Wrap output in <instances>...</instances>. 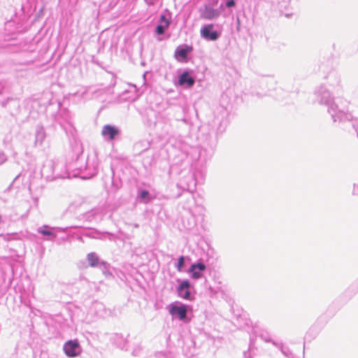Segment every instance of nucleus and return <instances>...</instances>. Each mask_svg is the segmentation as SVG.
<instances>
[{
  "mask_svg": "<svg viewBox=\"0 0 358 358\" xmlns=\"http://www.w3.org/2000/svg\"><path fill=\"white\" fill-rule=\"evenodd\" d=\"M200 34L206 41H215L221 36L222 32L215 30L213 24H206L201 27Z\"/></svg>",
  "mask_w": 358,
  "mask_h": 358,
  "instance_id": "nucleus-4",
  "label": "nucleus"
},
{
  "mask_svg": "<svg viewBox=\"0 0 358 358\" xmlns=\"http://www.w3.org/2000/svg\"><path fill=\"white\" fill-rule=\"evenodd\" d=\"M55 120L61 126L63 125V122L70 123L71 116L69 110L66 108H59V111L55 115Z\"/></svg>",
  "mask_w": 358,
  "mask_h": 358,
  "instance_id": "nucleus-16",
  "label": "nucleus"
},
{
  "mask_svg": "<svg viewBox=\"0 0 358 358\" xmlns=\"http://www.w3.org/2000/svg\"><path fill=\"white\" fill-rule=\"evenodd\" d=\"M184 265H185V257L180 256L178 258V263L176 265V268L178 271H182V268L184 267Z\"/></svg>",
  "mask_w": 358,
  "mask_h": 358,
  "instance_id": "nucleus-22",
  "label": "nucleus"
},
{
  "mask_svg": "<svg viewBox=\"0 0 358 358\" xmlns=\"http://www.w3.org/2000/svg\"><path fill=\"white\" fill-rule=\"evenodd\" d=\"M2 222H3V219H2L1 215H0V224H1Z\"/></svg>",
  "mask_w": 358,
  "mask_h": 358,
  "instance_id": "nucleus-29",
  "label": "nucleus"
},
{
  "mask_svg": "<svg viewBox=\"0 0 358 358\" xmlns=\"http://www.w3.org/2000/svg\"><path fill=\"white\" fill-rule=\"evenodd\" d=\"M280 350L282 352V353L286 356L287 358H294V356L292 355V353L291 352V351L289 350V349L287 347H285L283 345H280Z\"/></svg>",
  "mask_w": 358,
  "mask_h": 358,
  "instance_id": "nucleus-21",
  "label": "nucleus"
},
{
  "mask_svg": "<svg viewBox=\"0 0 358 358\" xmlns=\"http://www.w3.org/2000/svg\"><path fill=\"white\" fill-rule=\"evenodd\" d=\"M69 171H78L83 174L82 178L89 179L96 175L98 172V161L95 157L85 158L83 155L77 157L73 164L67 165Z\"/></svg>",
  "mask_w": 358,
  "mask_h": 358,
  "instance_id": "nucleus-2",
  "label": "nucleus"
},
{
  "mask_svg": "<svg viewBox=\"0 0 358 358\" xmlns=\"http://www.w3.org/2000/svg\"><path fill=\"white\" fill-rule=\"evenodd\" d=\"M89 265L92 267H99L100 268H107L108 264L105 262H100L98 255L95 252H90L87 256Z\"/></svg>",
  "mask_w": 358,
  "mask_h": 358,
  "instance_id": "nucleus-15",
  "label": "nucleus"
},
{
  "mask_svg": "<svg viewBox=\"0 0 358 358\" xmlns=\"http://www.w3.org/2000/svg\"><path fill=\"white\" fill-rule=\"evenodd\" d=\"M331 91L337 94L343 92L341 77L334 72L329 76L327 85L317 87L314 95L318 104L326 106L327 112L334 123L350 121L352 118L348 110L350 101L341 95L334 96Z\"/></svg>",
  "mask_w": 358,
  "mask_h": 358,
  "instance_id": "nucleus-1",
  "label": "nucleus"
},
{
  "mask_svg": "<svg viewBox=\"0 0 358 358\" xmlns=\"http://www.w3.org/2000/svg\"><path fill=\"white\" fill-rule=\"evenodd\" d=\"M105 234L108 237L110 240H111L114 237V235L110 233H105Z\"/></svg>",
  "mask_w": 358,
  "mask_h": 358,
  "instance_id": "nucleus-26",
  "label": "nucleus"
},
{
  "mask_svg": "<svg viewBox=\"0 0 358 358\" xmlns=\"http://www.w3.org/2000/svg\"><path fill=\"white\" fill-rule=\"evenodd\" d=\"M160 356L162 357V358H168V355L164 354V353H160Z\"/></svg>",
  "mask_w": 358,
  "mask_h": 358,
  "instance_id": "nucleus-27",
  "label": "nucleus"
},
{
  "mask_svg": "<svg viewBox=\"0 0 358 358\" xmlns=\"http://www.w3.org/2000/svg\"><path fill=\"white\" fill-rule=\"evenodd\" d=\"M193 50L191 45H182L176 48L174 52L175 59L180 62H187L188 55Z\"/></svg>",
  "mask_w": 358,
  "mask_h": 358,
  "instance_id": "nucleus-10",
  "label": "nucleus"
},
{
  "mask_svg": "<svg viewBox=\"0 0 358 358\" xmlns=\"http://www.w3.org/2000/svg\"><path fill=\"white\" fill-rule=\"evenodd\" d=\"M357 137H358V131H357Z\"/></svg>",
  "mask_w": 358,
  "mask_h": 358,
  "instance_id": "nucleus-30",
  "label": "nucleus"
},
{
  "mask_svg": "<svg viewBox=\"0 0 358 358\" xmlns=\"http://www.w3.org/2000/svg\"><path fill=\"white\" fill-rule=\"evenodd\" d=\"M260 337L262 340H264L265 342L268 343L271 341V336L268 335L267 332H262L260 334Z\"/></svg>",
  "mask_w": 358,
  "mask_h": 358,
  "instance_id": "nucleus-23",
  "label": "nucleus"
},
{
  "mask_svg": "<svg viewBox=\"0 0 358 358\" xmlns=\"http://www.w3.org/2000/svg\"><path fill=\"white\" fill-rule=\"evenodd\" d=\"M120 134V130L115 126L106 124L103 127L101 135L108 141L113 140L117 135Z\"/></svg>",
  "mask_w": 358,
  "mask_h": 358,
  "instance_id": "nucleus-14",
  "label": "nucleus"
},
{
  "mask_svg": "<svg viewBox=\"0 0 358 358\" xmlns=\"http://www.w3.org/2000/svg\"><path fill=\"white\" fill-rule=\"evenodd\" d=\"M140 350H141L140 348H139L138 350H135L133 352V354H134V355H138V351H140Z\"/></svg>",
  "mask_w": 358,
  "mask_h": 358,
  "instance_id": "nucleus-28",
  "label": "nucleus"
},
{
  "mask_svg": "<svg viewBox=\"0 0 358 358\" xmlns=\"http://www.w3.org/2000/svg\"><path fill=\"white\" fill-rule=\"evenodd\" d=\"M38 233L41 234L44 236H47V241H54L57 236V232H64L65 229L59 227H50L48 225H43L37 229Z\"/></svg>",
  "mask_w": 358,
  "mask_h": 358,
  "instance_id": "nucleus-8",
  "label": "nucleus"
},
{
  "mask_svg": "<svg viewBox=\"0 0 358 358\" xmlns=\"http://www.w3.org/2000/svg\"><path fill=\"white\" fill-rule=\"evenodd\" d=\"M63 349L66 356L69 357H76L81 352L79 343L76 340H70L66 342L64 345Z\"/></svg>",
  "mask_w": 358,
  "mask_h": 358,
  "instance_id": "nucleus-9",
  "label": "nucleus"
},
{
  "mask_svg": "<svg viewBox=\"0 0 358 358\" xmlns=\"http://www.w3.org/2000/svg\"><path fill=\"white\" fill-rule=\"evenodd\" d=\"M200 17L206 20H213L218 18L221 15L219 9L214 8L210 4L206 3L199 8Z\"/></svg>",
  "mask_w": 358,
  "mask_h": 358,
  "instance_id": "nucleus-5",
  "label": "nucleus"
},
{
  "mask_svg": "<svg viewBox=\"0 0 358 358\" xmlns=\"http://www.w3.org/2000/svg\"><path fill=\"white\" fill-rule=\"evenodd\" d=\"M0 236L2 237L5 241L18 239V235L17 233L1 234Z\"/></svg>",
  "mask_w": 358,
  "mask_h": 358,
  "instance_id": "nucleus-20",
  "label": "nucleus"
},
{
  "mask_svg": "<svg viewBox=\"0 0 358 358\" xmlns=\"http://www.w3.org/2000/svg\"><path fill=\"white\" fill-rule=\"evenodd\" d=\"M139 198L144 203H148L150 201V193L148 190H141L139 193Z\"/></svg>",
  "mask_w": 358,
  "mask_h": 358,
  "instance_id": "nucleus-19",
  "label": "nucleus"
},
{
  "mask_svg": "<svg viewBox=\"0 0 358 358\" xmlns=\"http://www.w3.org/2000/svg\"><path fill=\"white\" fill-rule=\"evenodd\" d=\"M178 187L183 190L193 192L196 187V180L193 173L187 172L178 182Z\"/></svg>",
  "mask_w": 358,
  "mask_h": 358,
  "instance_id": "nucleus-6",
  "label": "nucleus"
},
{
  "mask_svg": "<svg viewBox=\"0 0 358 358\" xmlns=\"http://www.w3.org/2000/svg\"><path fill=\"white\" fill-rule=\"evenodd\" d=\"M225 6L227 8H232L236 6L235 0H227L225 2Z\"/></svg>",
  "mask_w": 358,
  "mask_h": 358,
  "instance_id": "nucleus-24",
  "label": "nucleus"
},
{
  "mask_svg": "<svg viewBox=\"0 0 358 358\" xmlns=\"http://www.w3.org/2000/svg\"><path fill=\"white\" fill-rule=\"evenodd\" d=\"M206 266L204 263L199 262L192 264L188 272L190 273L191 278L197 280L203 277V273L206 271Z\"/></svg>",
  "mask_w": 358,
  "mask_h": 358,
  "instance_id": "nucleus-12",
  "label": "nucleus"
},
{
  "mask_svg": "<svg viewBox=\"0 0 358 358\" xmlns=\"http://www.w3.org/2000/svg\"><path fill=\"white\" fill-rule=\"evenodd\" d=\"M46 137V133L42 125H37L35 132V145H41Z\"/></svg>",
  "mask_w": 358,
  "mask_h": 358,
  "instance_id": "nucleus-17",
  "label": "nucleus"
},
{
  "mask_svg": "<svg viewBox=\"0 0 358 358\" xmlns=\"http://www.w3.org/2000/svg\"><path fill=\"white\" fill-rule=\"evenodd\" d=\"M160 24H158L155 28V32L158 35H162L164 34L166 29L170 25V21L166 18L164 15H162L160 17Z\"/></svg>",
  "mask_w": 358,
  "mask_h": 358,
  "instance_id": "nucleus-18",
  "label": "nucleus"
},
{
  "mask_svg": "<svg viewBox=\"0 0 358 358\" xmlns=\"http://www.w3.org/2000/svg\"><path fill=\"white\" fill-rule=\"evenodd\" d=\"M169 311L173 317H178L181 321H185L187 318V307L185 304L171 303L169 306Z\"/></svg>",
  "mask_w": 358,
  "mask_h": 358,
  "instance_id": "nucleus-7",
  "label": "nucleus"
},
{
  "mask_svg": "<svg viewBox=\"0 0 358 358\" xmlns=\"http://www.w3.org/2000/svg\"><path fill=\"white\" fill-rule=\"evenodd\" d=\"M352 194L353 196L358 197V185L354 184Z\"/></svg>",
  "mask_w": 358,
  "mask_h": 358,
  "instance_id": "nucleus-25",
  "label": "nucleus"
},
{
  "mask_svg": "<svg viewBox=\"0 0 358 358\" xmlns=\"http://www.w3.org/2000/svg\"><path fill=\"white\" fill-rule=\"evenodd\" d=\"M177 281L180 282V284L177 287L178 295L184 299L191 300L192 296L189 291L190 283L189 280H180V279H178Z\"/></svg>",
  "mask_w": 358,
  "mask_h": 358,
  "instance_id": "nucleus-11",
  "label": "nucleus"
},
{
  "mask_svg": "<svg viewBox=\"0 0 358 358\" xmlns=\"http://www.w3.org/2000/svg\"><path fill=\"white\" fill-rule=\"evenodd\" d=\"M41 174L47 180L69 178L68 166L62 161L46 159L41 169Z\"/></svg>",
  "mask_w": 358,
  "mask_h": 358,
  "instance_id": "nucleus-3",
  "label": "nucleus"
},
{
  "mask_svg": "<svg viewBox=\"0 0 358 358\" xmlns=\"http://www.w3.org/2000/svg\"><path fill=\"white\" fill-rule=\"evenodd\" d=\"M195 83V78L192 75V71H184L178 76V85L186 87H192Z\"/></svg>",
  "mask_w": 358,
  "mask_h": 358,
  "instance_id": "nucleus-13",
  "label": "nucleus"
}]
</instances>
